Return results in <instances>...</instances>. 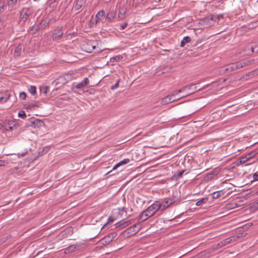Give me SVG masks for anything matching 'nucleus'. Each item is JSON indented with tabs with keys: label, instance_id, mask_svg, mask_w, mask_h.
I'll list each match as a JSON object with an SVG mask.
<instances>
[{
	"label": "nucleus",
	"instance_id": "nucleus-37",
	"mask_svg": "<svg viewBox=\"0 0 258 258\" xmlns=\"http://www.w3.org/2000/svg\"><path fill=\"white\" fill-rule=\"evenodd\" d=\"M119 82H120V80H119V79H118V80L116 81V83H115L114 85H113V86H112L111 87V89H112V90H114V89H116L117 88H118V86H119Z\"/></svg>",
	"mask_w": 258,
	"mask_h": 258
},
{
	"label": "nucleus",
	"instance_id": "nucleus-25",
	"mask_svg": "<svg viewBox=\"0 0 258 258\" xmlns=\"http://www.w3.org/2000/svg\"><path fill=\"white\" fill-rule=\"evenodd\" d=\"M125 12L123 9L120 10L118 15V18L119 20H123L125 18Z\"/></svg>",
	"mask_w": 258,
	"mask_h": 258
},
{
	"label": "nucleus",
	"instance_id": "nucleus-31",
	"mask_svg": "<svg viewBox=\"0 0 258 258\" xmlns=\"http://www.w3.org/2000/svg\"><path fill=\"white\" fill-rule=\"evenodd\" d=\"M251 52H258V43L250 47Z\"/></svg>",
	"mask_w": 258,
	"mask_h": 258
},
{
	"label": "nucleus",
	"instance_id": "nucleus-33",
	"mask_svg": "<svg viewBox=\"0 0 258 258\" xmlns=\"http://www.w3.org/2000/svg\"><path fill=\"white\" fill-rule=\"evenodd\" d=\"M87 45L89 46L88 48L86 50V51L87 52H91V51L96 48V46L93 45L92 44H87Z\"/></svg>",
	"mask_w": 258,
	"mask_h": 258
},
{
	"label": "nucleus",
	"instance_id": "nucleus-61",
	"mask_svg": "<svg viewBox=\"0 0 258 258\" xmlns=\"http://www.w3.org/2000/svg\"><path fill=\"white\" fill-rule=\"evenodd\" d=\"M256 204L258 205V202Z\"/></svg>",
	"mask_w": 258,
	"mask_h": 258
},
{
	"label": "nucleus",
	"instance_id": "nucleus-9",
	"mask_svg": "<svg viewBox=\"0 0 258 258\" xmlns=\"http://www.w3.org/2000/svg\"><path fill=\"white\" fill-rule=\"evenodd\" d=\"M140 229V227H137V224H134L126 229L128 233L134 235L137 233Z\"/></svg>",
	"mask_w": 258,
	"mask_h": 258
},
{
	"label": "nucleus",
	"instance_id": "nucleus-3",
	"mask_svg": "<svg viewBox=\"0 0 258 258\" xmlns=\"http://www.w3.org/2000/svg\"><path fill=\"white\" fill-rule=\"evenodd\" d=\"M242 237H243V235L242 234L234 235L226 238L224 240H222V241L223 242L224 245L226 246L234 241H236L237 240L239 239L240 238H241Z\"/></svg>",
	"mask_w": 258,
	"mask_h": 258
},
{
	"label": "nucleus",
	"instance_id": "nucleus-53",
	"mask_svg": "<svg viewBox=\"0 0 258 258\" xmlns=\"http://www.w3.org/2000/svg\"><path fill=\"white\" fill-rule=\"evenodd\" d=\"M4 10V5L0 6V13L2 12Z\"/></svg>",
	"mask_w": 258,
	"mask_h": 258
},
{
	"label": "nucleus",
	"instance_id": "nucleus-45",
	"mask_svg": "<svg viewBox=\"0 0 258 258\" xmlns=\"http://www.w3.org/2000/svg\"><path fill=\"white\" fill-rule=\"evenodd\" d=\"M168 96H170V98L171 99V100H174V101L177 100L181 98V97L178 98H175V97H173L171 95H169Z\"/></svg>",
	"mask_w": 258,
	"mask_h": 258
},
{
	"label": "nucleus",
	"instance_id": "nucleus-1",
	"mask_svg": "<svg viewBox=\"0 0 258 258\" xmlns=\"http://www.w3.org/2000/svg\"><path fill=\"white\" fill-rule=\"evenodd\" d=\"M159 202L156 201L145 210L143 211L139 218V222H143L153 216L156 212L160 210Z\"/></svg>",
	"mask_w": 258,
	"mask_h": 258
},
{
	"label": "nucleus",
	"instance_id": "nucleus-30",
	"mask_svg": "<svg viewBox=\"0 0 258 258\" xmlns=\"http://www.w3.org/2000/svg\"><path fill=\"white\" fill-rule=\"evenodd\" d=\"M105 11L104 10H101V11H99L97 13V14H96V18L97 19H99L100 17H104V16H105Z\"/></svg>",
	"mask_w": 258,
	"mask_h": 258
},
{
	"label": "nucleus",
	"instance_id": "nucleus-51",
	"mask_svg": "<svg viewBox=\"0 0 258 258\" xmlns=\"http://www.w3.org/2000/svg\"><path fill=\"white\" fill-rule=\"evenodd\" d=\"M81 7V5H79L78 4H76V6H75V9L76 10H79V9H80Z\"/></svg>",
	"mask_w": 258,
	"mask_h": 258
},
{
	"label": "nucleus",
	"instance_id": "nucleus-7",
	"mask_svg": "<svg viewBox=\"0 0 258 258\" xmlns=\"http://www.w3.org/2000/svg\"><path fill=\"white\" fill-rule=\"evenodd\" d=\"M49 21H47L46 20H42L40 23L37 26V28H35V30L34 33H36L38 31L39 29H45L46 27H47L49 25Z\"/></svg>",
	"mask_w": 258,
	"mask_h": 258
},
{
	"label": "nucleus",
	"instance_id": "nucleus-12",
	"mask_svg": "<svg viewBox=\"0 0 258 258\" xmlns=\"http://www.w3.org/2000/svg\"><path fill=\"white\" fill-rule=\"evenodd\" d=\"M239 206V204H237L236 202H232L226 204L225 205V208L226 209L229 210L234 209Z\"/></svg>",
	"mask_w": 258,
	"mask_h": 258
},
{
	"label": "nucleus",
	"instance_id": "nucleus-47",
	"mask_svg": "<svg viewBox=\"0 0 258 258\" xmlns=\"http://www.w3.org/2000/svg\"><path fill=\"white\" fill-rule=\"evenodd\" d=\"M120 166H121L120 162H118V163H117L112 168V170H116L118 167H119Z\"/></svg>",
	"mask_w": 258,
	"mask_h": 258
},
{
	"label": "nucleus",
	"instance_id": "nucleus-32",
	"mask_svg": "<svg viewBox=\"0 0 258 258\" xmlns=\"http://www.w3.org/2000/svg\"><path fill=\"white\" fill-rule=\"evenodd\" d=\"M207 201V198H203V199H201L200 200L198 201L197 202L196 205V206H201L202 204H203V203H205L206 202V201Z\"/></svg>",
	"mask_w": 258,
	"mask_h": 258
},
{
	"label": "nucleus",
	"instance_id": "nucleus-38",
	"mask_svg": "<svg viewBox=\"0 0 258 258\" xmlns=\"http://www.w3.org/2000/svg\"><path fill=\"white\" fill-rule=\"evenodd\" d=\"M49 88L47 86H43L42 89L41 91H42L43 93L44 94H46L48 91Z\"/></svg>",
	"mask_w": 258,
	"mask_h": 258
},
{
	"label": "nucleus",
	"instance_id": "nucleus-35",
	"mask_svg": "<svg viewBox=\"0 0 258 258\" xmlns=\"http://www.w3.org/2000/svg\"><path fill=\"white\" fill-rule=\"evenodd\" d=\"M27 94L25 92H22L19 94V97L22 100H25L26 98Z\"/></svg>",
	"mask_w": 258,
	"mask_h": 258
},
{
	"label": "nucleus",
	"instance_id": "nucleus-42",
	"mask_svg": "<svg viewBox=\"0 0 258 258\" xmlns=\"http://www.w3.org/2000/svg\"><path fill=\"white\" fill-rule=\"evenodd\" d=\"M10 123H9L8 125H6L5 128L7 130L12 131L13 130V126H10Z\"/></svg>",
	"mask_w": 258,
	"mask_h": 258
},
{
	"label": "nucleus",
	"instance_id": "nucleus-48",
	"mask_svg": "<svg viewBox=\"0 0 258 258\" xmlns=\"http://www.w3.org/2000/svg\"><path fill=\"white\" fill-rule=\"evenodd\" d=\"M75 247L73 245H71L69 246L67 249V250L68 251H73L74 249H75Z\"/></svg>",
	"mask_w": 258,
	"mask_h": 258
},
{
	"label": "nucleus",
	"instance_id": "nucleus-55",
	"mask_svg": "<svg viewBox=\"0 0 258 258\" xmlns=\"http://www.w3.org/2000/svg\"><path fill=\"white\" fill-rule=\"evenodd\" d=\"M51 3H55L56 0H49Z\"/></svg>",
	"mask_w": 258,
	"mask_h": 258
},
{
	"label": "nucleus",
	"instance_id": "nucleus-59",
	"mask_svg": "<svg viewBox=\"0 0 258 258\" xmlns=\"http://www.w3.org/2000/svg\"><path fill=\"white\" fill-rule=\"evenodd\" d=\"M2 21V19L0 17V22Z\"/></svg>",
	"mask_w": 258,
	"mask_h": 258
},
{
	"label": "nucleus",
	"instance_id": "nucleus-26",
	"mask_svg": "<svg viewBox=\"0 0 258 258\" xmlns=\"http://www.w3.org/2000/svg\"><path fill=\"white\" fill-rule=\"evenodd\" d=\"M49 151V148L48 147H45L43 148L41 151L39 152L38 156H42L44 154H45Z\"/></svg>",
	"mask_w": 258,
	"mask_h": 258
},
{
	"label": "nucleus",
	"instance_id": "nucleus-60",
	"mask_svg": "<svg viewBox=\"0 0 258 258\" xmlns=\"http://www.w3.org/2000/svg\"><path fill=\"white\" fill-rule=\"evenodd\" d=\"M256 194L258 195V190L257 191Z\"/></svg>",
	"mask_w": 258,
	"mask_h": 258
},
{
	"label": "nucleus",
	"instance_id": "nucleus-21",
	"mask_svg": "<svg viewBox=\"0 0 258 258\" xmlns=\"http://www.w3.org/2000/svg\"><path fill=\"white\" fill-rule=\"evenodd\" d=\"M25 108L27 109H34L35 108L38 107L39 106L37 103H29L26 104Z\"/></svg>",
	"mask_w": 258,
	"mask_h": 258
},
{
	"label": "nucleus",
	"instance_id": "nucleus-36",
	"mask_svg": "<svg viewBox=\"0 0 258 258\" xmlns=\"http://www.w3.org/2000/svg\"><path fill=\"white\" fill-rule=\"evenodd\" d=\"M17 3V0H9L8 4L9 6L13 7Z\"/></svg>",
	"mask_w": 258,
	"mask_h": 258
},
{
	"label": "nucleus",
	"instance_id": "nucleus-4",
	"mask_svg": "<svg viewBox=\"0 0 258 258\" xmlns=\"http://www.w3.org/2000/svg\"><path fill=\"white\" fill-rule=\"evenodd\" d=\"M63 32L62 30L61 27H58L54 30V32L53 33L52 39L53 40H59L62 36Z\"/></svg>",
	"mask_w": 258,
	"mask_h": 258
},
{
	"label": "nucleus",
	"instance_id": "nucleus-29",
	"mask_svg": "<svg viewBox=\"0 0 258 258\" xmlns=\"http://www.w3.org/2000/svg\"><path fill=\"white\" fill-rule=\"evenodd\" d=\"M29 92L33 95L36 94V88L35 86H31L29 88Z\"/></svg>",
	"mask_w": 258,
	"mask_h": 258
},
{
	"label": "nucleus",
	"instance_id": "nucleus-28",
	"mask_svg": "<svg viewBox=\"0 0 258 258\" xmlns=\"http://www.w3.org/2000/svg\"><path fill=\"white\" fill-rule=\"evenodd\" d=\"M250 158V155H246L245 156L241 157L240 159L239 163L242 164L247 161Z\"/></svg>",
	"mask_w": 258,
	"mask_h": 258
},
{
	"label": "nucleus",
	"instance_id": "nucleus-14",
	"mask_svg": "<svg viewBox=\"0 0 258 258\" xmlns=\"http://www.w3.org/2000/svg\"><path fill=\"white\" fill-rule=\"evenodd\" d=\"M115 12H114L113 11H109L108 13H107L106 18L108 22H111L115 17Z\"/></svg>",
	"mask_w": 258,
	"mask_h": 258
},
{
	"label": "nucleus",
	"instance_id": "nucleus-22",
	"mask_svg": "<svg viewBox=\"0 0 258 258\" xmlns=\"http://www.w3.org/2000/svg\"><path fill=\"white\" fill-rule=\"evenodd\" d=\"M220 172V169L219 168H215L213 169L211 173L208 174V176H210V178H212L213 176L217 175Z\"/></svg>",
	"mask_w": 258,
	"mask_h": 258
},
{
	"label": "nucleus",
	"instance_id": "nucleus-5",
	"mask_svg": "<svg viewBox=\"0 0 258 258\" xmlns=\"http://www.w3.org/2000/svg\"><path fill=\"white\" fill-rule=\"evenodd\" d=\"M173 203V201L171 199H164L161 203L159 202L160 210L162 211L168 208Z\"/></svg>",
	"mask_w": 258,
	"mask_h": 258
},
{
	"label": "nucleus",
	"instance_id": "nucleus-18",
	"mask_svg": "<svg viewBox=\"0 0 258 258\" xmlns=\"http://www.w3.org/2000/svg\"><path fill=\"white\" fill-rule=\"evenodd\" d=\"M170 97V96H168H168L165 97L164 98H163L161 101V104L162 105H166L170 102H174V100H171Z\"/></svg>",
	"mask_w": 258,
	"mask_h": 258
},
{
	"label": "nucleus",
	"instance_id": "nucleus-15",
	"mask_svg": "<svg viewBox=\"0 0 258 258\" xmlns=\"http://www.w3.org/2000/svg\"><path fill=\"white\" fill-rule=\"evenodd\" d=\"M193 87L194 88L195 90H196V87L195 86V84H190L189 85L184 86L182 88L178 90L177 91L178 92V93H181L182 92L185 91L186 89L190 90Z\"/></svg>",
	"mask_w": 258,
	"mask_h": 258
},
{
	"label": "nucleus",
	"instance_id": "nucleus-20",
	"mask_svg": "<svg viewBox=\"0 0 258 258\" xmlns=\"http://www.w3.org/2000/svg\"><path fill=\"white\" fill-rule=\"evenodd\" d=\"M223 18V15H213L211 16V20L215 22H219L220 19Z\"/></svg>",
	"mask_w": 258,
	"mask_h": 258
},
{
	"label": "nucleus",
	"instance_id": "nucleus-34",
	"mask_svg": "<svg viewBox=\"0 0 258 258\" xmlns=\"http://www.w3.org/2000/svg\"><path fill=\"white\" fill-rule=\"evenodd\" d=\"M18 116L23 119L26 117V115L24 111L21 110L18 113Z\"/></svg>",
	"mask_w": 258,
	"mask_h": 258
},
{
	"label": "nucleus",
	"instance_id": "nucleus-46",
	"mask_svg": "<svg viewBox=\"0 0 258 258\" xmlns=\"http://www.w3.org/2000/svg\"><path fill=\"white\" fill-rule=\"evenodd\" d=\"M120 166H121L120 162H118V163H117L112 168V170H116L118 167H119Z\"/></svg>",
	"mask_w": 258,
	"mask_h": 258
},
{
	"label": "nucleus",
	"instance_id": "nucleus-10",
	"mask_svg": "<svg viewBox=\"0 0 258 258\" xmlns=\"http://www.w3.org/2000/svg\"><path fill=\"white\" fill-rule=\"evenodd\" d=\"M235 66L233 63L230 64L227 68L222 67L221 69V72L225 73L226 72H230L235 70Z\"/></svg>",
	"mask_w": 258,
	"mask_h": 258
},
{
	"label": "nucleus",
	"instance_id": "nucleus-2",
	"mask_svg": "<svg viewBox=\"0 0 258 258\" xmlns=\"http://www.w3.org/2000/svg\"><path fill=\"white\" fill-rule=\"evenodd\" d=\"M117 236V233L115 232H112L107 236H105L103 238L100 240V242L103 245L105 246L113 241L114 238Z\"/></svg>",
	"mask_w": 258,
	"mask_h": 258
},
{
	"label": "nucleus",
	"instance_id": "nucleus-49",
	"mask_svg": "<svg viewBox=\"0 0 258 258\" xmlns=\"http://www.w3.org/2000/svg\"><path fill=\"white\" fill-rule=\"evenodd\" d=\"M118 210L120 211L125 212L126 213V208L125 207L119 208Z\"/></svg>",
	"mask_w": 258,
	"mask_h": 258
},
{
	"label": "nucleus",
	"instance_id": "nucleus-27",
	"mask_svg": "<svg viewBox=\"0 0 258 258\" xmlns=\"http://www.w3.org/2000/svg\"><path fill=\"white\" fill-rule=\"evenodd\" d=\"M122 59V56L120 55H116L114 57H112L110 58V62H114L119 60Z\"/></svg>",
	"mask_w": 258,
	"mask_h": 258
},
{
	"label": "nucleus",
	"instance_id": "nucleus-19",
	"mask_svg": "<svg viewBox=\"0 0 258 258\" xmlns=\"http://www.w3.org/2000/svg\"><path fill=\"white\" fill-rule=\"evenodd\" d=\"M184 172V170H182L181 171H177L175 172L174 173L173 175L172 176V179H177L178 178L181 177Z\"/></svg>",
	"mask_w": 258,
	"mask_h": 258
},
{
	"label": "nucleus",
	"instance_id": "nucleus-43",
	"mask_svg": "<svg viewBox=\"0 0 258 258\" xmlns=\"http://www.w3.org/2000/svg\"><path fill=\"white\" fill-rule=\"evenodd\" d=\"M253 178L254 180H258V171L253 174Z\"/></svg>",
	"mask_w": 258,
	"mask_h": 258
},
{
	"label": "nucleus",
	"instance_id": "nucleus-17",
	"mask_svg": "<svg viewBox=\"0 0 258 258\" xmlns=\"http://www.w3.org/2000/svg\"><path fill=\"white\" fill-rule=\"evenodd\" d=\"M22 49V45L21 44L18 45L14 50V54L15 56H20L21 53V50Z\"/></svg>",
	"mask_w": 258,
	"mask_h": 258
},
{
	"label": "nucleus",
	"instance_id": "nucleus-6",
	"mask_svg": "<svg viewBox=\"0 0 258 258\" xmlns=\"http://www.w3.org/2000/svg\"><path fill=\"white\" fill-rule=\"evenodd\" d=\"M11 95L8 91L0 92V102L5 103L10 98Z\"/></svg>",
	"mask_w": 258,
	"mask_h": 258
},
{
	"label": "nucleus",
	"instance_id": "nucleus-40",
	"mask_svg": "<svg viewBox=\"0 0 258 258\" xmlns=\"http://www.w3.org/2000/svg\"><path fill=\"white\" fill-rule=\"evenodd\" d=\"M235 66V68L236 70L239 69L240 68H241V67H240V63L239 61H237L236 62L233 63Z\"/></svg>",
	"mask_w": 258,
	"mask_h": 258
},
{
	"label": "nucleus",
	"instance_id": "nucleus-39",
	"mask_svg": "<svg viewBox=\"0 0 258 258\" xmlns=\"http://www.w3.org/2000/svg\"><path fill=\"white\" fill-rule=\"evenodd\" d=\"M130 162V160L129 159H124L123 160L120 161V163L121 165L126 164Z\"/></svg>",
	"mask_w": 258,
	"mask_h": 258
},
{
	"label": "nucleus",
	"instance_id": "nucleus-52",
	"mask_svg": "<svg viewBox=\"0 0 258 258\" xmlns=\"http://www.w3.org/2000/svg\"><path fill=\"white\" fill-rule=\"evenodd\" d=\"M37 28V26H33L32 27V29H31V31H33V33H35L34 32H35V28Z\"/></svg>",
	"mask_w": 258,
	"mask_h": 258
},
{
	"label": "nucleus",
	"instance_id": "nucleus-56",
	"mask_svg": "<svg viewBox=\"0 0 258 258\" xmlns=\"http://www.w3.org/2000/svg\"><path fill=\"white\" fill-rule=\"evenodd\" d=\"M37 122H38V123H42V122H41V121H40V120H38V121H37Z\"/></svg>",
	"mask_w": 258,
	"mask_h": 258
},
{
	"label": "nucleus",
	"instance_id": "nucleus-8",
	"mask_svg": "<svg viewBox=\"0 0 258 258\" xmlns=\"http://www.w3.org/2000/svg\"><path fill=\"white\" fill-rule=\"evenodd\" d=\"M89 83V81L88 78H85L81 82L77 83L76 85L74 84V87L77 89H81L86 86Z\"/></svg>",
	"mask_w": 258,
	"mask_h": 258
},
{
	"label": "nucleus",
	"instance_id": "nucleus-13",
	"mask_svg": "<svg viewBox=\"0 0 258 258\" xmlns=\"http://www.w3.org/2000/svg\"><path fill=\"white\" fill-rule=\"evenodd\" d=\"M254 59H241L239 61L240 63V67H241V68H243L244 67L247 66L249 64L252 63L254 62Z\"/></svg>",
	"mask_w": 258,
	"mask_h": 258
},
{
	"label": "nucleus",
	"instance_id": "nucleus-11",
	"mask_svg": "<svg viewBox=\"0 0 258 258\" xmlns=\"http://www.w3.org/2000/svg\"><path fill=\"white\" fill-rule=\"evenodd\" d=\"M30 14V10L27 9L25 11H23L20 15V18L21 20L25 22L29 18Z\"/></svg>",
	"mask_w": 258,
	"mask_h": 258
},
{
	"label": "nucleus",
	"instance_id": "nucleus-58",
	"mask_svg": "<svg viewBox=\"0 0 258 258\" xmlns=\"http://www.w3.org/2000/svg\"><path fill=\"white\" fill-rule=\"evenodd\" d=\"M5 241V240H3L2 242H1V243H2V242H4Z\"/></svg>",
	"mask_w": 258,
	"mask_h": 258
},
{
	"label": "nucleus",
	"instance_id": "nucleus-41",
	"mask_svg": "<svg viewBox=\"0 0 258 258\" xmlns=\"http://www.w3.org/2000/svg\"><path fill=\"white\" fill-rule=\"evenodd\" d=\"M223 246H225L224 245L223 242L221 241L217 244L216 248H220Z\"/></svg>",
	"mask_w": 258,
	"mask_h": 258
},
{
	"label": "nucleus",
	"instance_id": "nucleus-44",
	"mask_svg": "<svg viewBox=\"0 0 258 258\" xmlns=\"http://www.w3.org/2000/svg\"><path fill=\"white\" fill-rule=\"evenodd\" d=\"M127 25V23H124L120 25V29L121 30H123L124 29H125L126 28Z\"/></svg>",
	"mask_w": 258,
	"mask_h": 258
},
{
	"label": "nucleus",
	"instance_id": "nucleus-50",
	"mask_svg": "<svg viewBox=\"0 0 258 258\" xmlns=\"http://www.w3.org/2000/svg\"><path fill=\"white\" fill-rule=\"evenodd\" d=\"M177 94H178V92H177V91H173V92L172 93V94H170V95H172V96H173V97H175V96H176V95H177Z\"/></svg>",
	"mask_w": 258,
	"mask_h": 258
},
{
	"label": "nucleus",
	"instance_id": "nucleus-54",
	"mask_svg": "<svg viewBox=\"0 0 258 258\" xmlns=\"http://www.w3.org/2000/svg\"><path fill=\"white\" fill-rule=\"evenodd\" d=\"M4 163H5V162L4 161L0 160L1 167L3 166H4L5 165Z\"/></svg>",
	"mask_w": 258,
	"mask_h": 258
},
{
	"label": "nucleus",
	"instance_id": "nucleus-24",
	"mask_svg": "<svg viewBox=\"0 0 258 258\" xmlns=\"http://www.w3.org/2000/svg\"><path fill=\"white\" fill-rule=\"evenodd\" d=\"M222 194H223L222 191L221 190H219V191H216L214 192L212 194V198L213 199H218V198L220 197Z\"/></svg>",
	"mask_w": 258,
	"mask_h": 258
},
{
	"label": "nucleus",
	"instance_id": "nucleus-16",
	"mask_svg": "<svg viewBox=\"0 0 258 258\" xmlns=\"http://www.w3.org/2000/svg\"><path fill=\"white\" fill-rule=\"evenodd\" d=\"M130 224H131V221L130 220H128V221H125L123 222H118L116 224V227H117V228H123Z\"/></svg>",
	"mask_w": 258,
	"mask_h": 258
},
{
	"label": "nucleus",
	"instance_id": "nucleus-57",
	"mask_svg": "<svg viewBox=\"0 0 258 258\" xmlns=\"http://www.w3.org/2000/svg\"><path fill=\"white\" fill-rule=\"evenodd\" d=\"M3 125L1 123H0V129H1Z\"/></svg>",
	"mask_w": 258,
	"mask_h": 258
},
{
	"label": "nucleus",
	"instance_id": "nucleus-23",
	"mask_svg": "<svg viewBox=\"0 0 258 258\" xmlns=\"http://www.w3.org/2000/svg\"><path fill=\"white\" fill-rule=\"evenodd\" d=\"M190 41V38L189 37H188V36L184 37L181 42V44H180L181 46L183 47L186 43L189 42Z\"/></svg>",
	"mask_w": 258,
	"mask_h": 258
}]
</instances>
